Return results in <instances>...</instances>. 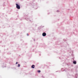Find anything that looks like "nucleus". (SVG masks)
Masks as SVG:
<instances>
[{
    "label": "nucleus",
    "instance_id": "obj_7",
    "mask_svg": "<svg viewBox=\"0 0 78 78\" xmlns=\"http://www.w3.org/2000/svg\"><path fill=\"white\" fill-rule=\"evenodd\" d=\"M27 36H29V34H27Z\"/></svg>",
    "mask_w": 78,
    "mask_h": 78
},
{
    "label": "nucleus",
    "instance_id": "obj_4",
    "mask_svg": "<svg viewBox=\"0 0 78 78\" xmlns=\"http://www.w3.org/2000/svg\"><path fill=\"white\" fill-rule=\"evenodd\" d=\"M73 63L74 64H76V61H74L73 62Z\"/></svg>",
    "mask_w": 78,
    "mask_h": 78
},
{
    "label": "nucleus",
    "instance_id": "obj_2",
    "mask_svg": "<svg viewBox=\"0 0 78 78\" xmlns=\"http://www.w3.org/2000/svg\"><path fill=\"white\" fill-rule=\"evenodd\" d=\"M46 34V33L44 32L42 34V36H45Z\"/></svg>",
    "mask_w": 78,
    "mask_h": 78
},
{
    "label": "nucleus",
    "instance_id": "obj_8",
    "mask_svg": "<svg viewBox=\"0 0 78 78\" xmlns=\"http://www.w3.org/2000/svg\"><path fill=\"white\" fill-rule=\"evenodd\" d=\"M18 63V62H16V64H17Z\"/></svg>",
    "mask_w": 78,
    "mask_h": 78
},
{
    "label": "nucleus",
    "instance_id": "obj_5",
    "mask_svg": "<svg viewBox=\"0 0 78 78\" xmlns=\"http://www.w3.org/2000/svg\"><path fill=\"white\" fill-rule=\"evenodd\" d=\"M20 64H18V67H20Z\"/></svg>",
    "mask_w": 78,
    "mask_h": 78
},
{
    "label": "nucleus",
    "instance_id": "obj_1",
    "mask_svg": "<svg viewBox=\"0 0 78 78\" xmlns=\"http://www.w3.org/2000/svg\"><path fill=\"white\" fill-rule=\"evenodd\" d=\"M16 8H17V9H20V5H19L17 4H16Z\"/></svg>",
    "mask_w": 78,
    "mask_h": 78
},
{
    "label": "nucleus",
    "instance_id": "obj_3",
    "mask_svg": "<svg viewBox=\"0 0 78 78\" xmlns=\"http://www.w3.org/2000/svg\"><path fill=\"white\" fill-rule=\"evenodd\" d=\"M34 67H35V66H34V65H33L31 66V68L32 69H34Z\"/></svg>",
    "mask_w": 78,
    "mask_h": 78
},
{
    "label": "nucleus",
    "instance_id": "obj_6",
    "mask_svg": "<svg viewBox=\"0 0 78 78\" xmlns=\"http://www.w3.org/2000/svg\"><path fill=\"white\" fill-rule=\"evenodd\" d=\"M38 73H40V72H41V71L40 70H38Z\"/></svg>",
    "mask_w": 78,
    "mask_h": 78
}]
</instances>
